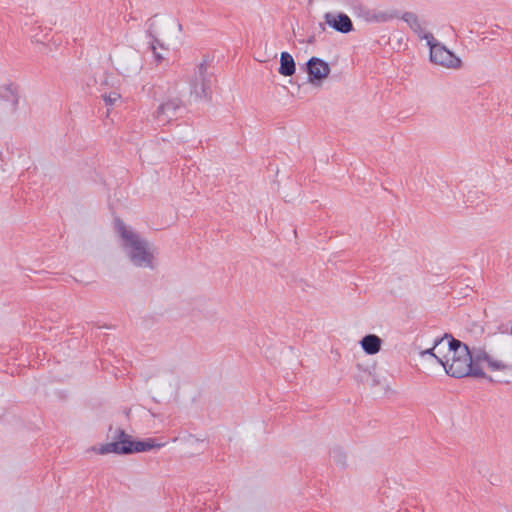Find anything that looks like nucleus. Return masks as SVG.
I'll return each instance as SVG.
<instances>
[{
	"mask_svg": "<svg viewBox=\"0 0 512 512\" xmlns=\"http://www.w3.org/2000/svg\"><path fill=\"white\" fill-rule=\"evenodd\" d=\"M448 340L449 356L437 358L445 372L455 378L467 376L486 378V374L480 366L481 362H486L491 371L511 370L512 366L502 360L494 359L485 347L474 346L471 349L467 344L455 339L450 334H445Z\"/></svg>",
	"mask_w": 512,
	"mask_h": 512,
	"instance_id": "obj_1",
	"label": "nucleus"
},
{
	"mask_svg": "<svg viewBox=\"0 0 512 512\" xmlns=\"http://www.w3.org/2000/svg\"><path fill=\"white\" fill-rule=\"evenodd\" d=\"M115 228L132 264L136 267L154 269L156 248L119 219L115 222Z\"/></svg>",
	"mask_w": 512,
	"mask_h": 512,
	"instance_id": "obj_2",
	"label": "nucleus"
},
{
	"mask_svg": "<svg viewBox=\"0 0 512 512\" xmlns=\"http://www.w3.org/2000/svg\"><path fill=\"white\" fill-rule=\"evenodd\" d=\"M420 37L427 41L430 48L431 62L449 69H459L461 67V60L444 44L435 39L431 33H425Z\"/></svg>",
	"mask_w": 512,
	"mask_h": 512,
	"instance_id": "obj_3",
	"label": "nucleus"
},
{
	"mask_svg": "<svg viewBox=\"0 0 512 512\" xmlns=\"http://www.w3.org/2000/svg\"><path fill=\"white\" fill-rule=\"evenodd\" d=\"M212 74L207 71L205 61L201 62L190 80V94L195 99L207 98L211 95Z\"/></svg>",
	"mask_w": 512,
	"mask_h": 512,
	"instance_id": "obj_4",
	"label": "nucleus"
},
{
	"mask_svg": "<svg viewBox=\"0 0 512 512\" xmlns=\"http://www.w3.org/2000/svg\"><path fill=\"white\" fill-rule=\"evenodd\" d=\"M329 64L321 58L311 57L306 63L308 82L314 86H321L330 74Z\"/></svg>",
	"mask_w": 512,
	"mask_h": 512,
	"instance_id": "obj_5",
	"label": "nucleus"
},
{
	"mask_svg": "<svg viewBox=\"0 0 512 512\" xmlns=\"http://www.w3.org/2000/svg\"><path fill=\"white\" fill-rule=\"evenodd\" d=\"M19 103V95L12 85L0 87V113L12 115L16 112Z\"/></svg>",
	"mask_w": 512,
	"mask_h": 512,
	"instance_id": "obj_6",
	"label": "nucleus"
},
{
	"mask_svg": "<svg viewBox=\"0 0 512 512\" xmlns=\"http://www.w3.org/2000/svg\"><path fill=\"white\" fill-rule=\"evenodd\" d=\"M359 16L368 23H385L399 17L394 9L361 8Z\"/></svg>",
	"mask_w": 512,
	"mask_h": 512,
	"instance_id": "obj_7",
	"label": "nucleus"
},
{
	"mask_svg": "<svg viewBox=\"0 0 512 512\" xmlns=\"http://www.w3.org/2000/svg\"><path fill=\"white\" fill-rule=\"evenodd\" d=\"M181 105L182 101L178 97L168 99L166 102L162 103L155 113V118L158 124L165 125L169 123L176 115V111L181 107Z\"/></svg>",
	"mask_w": 512,
	"mask_h": 512,
	"instance_id": "obj_8",
	"label": "nucleus"
},
{
	"mask_svg": "<svg viewBox=\"0 0 512 512\" xmlns=\"http://www.w3.org/2000/svg\"><path fill=\"white\" fill-rule=\"evenodd\" d=\"M134 441L132 436L126 440L112 441L101 445L98 449H95L99 454L105 455L109 453H115L118 455H127L133 453Z\"/></svg>",
	"mask_w": 512,
	"mask_h": 512,
	"instance_id": "obj_9",
	"label": "nucleus"
},
{
	"mask_svg": "<svg viewBox=\"0 0 512 512\" xmlns=\"http://www.w3.org/2000/svg\"><path fill=\"white\" fill-rule=\"evenodd\" d=\"M325 22L328 24L331 28L336 30L337 32L346 34L353 30V23L348 15L344 13H326L324 15Z\"/></svg>",
	"mask_w": 512,
	"mask_h": 512,
	"instance_id": "obj_10",
	"label": "nucleus"
},
{
	"mask_svg": "<svg viewBox=\"0 0 512 512\" xmlns=\"http://www.w3.org/2000/svg\"><path fill=\"white\" fill-rule=\"evenodd\" d=\"M140 69L139 59L136 54L118 62V70L125 76L136 74Z\"/></svg>",
	"mask_w": 512,
	"mask_h": 512,
	"instance_id": "obj_11",
	"label": "nucleus"
},
{
	"mask_svg": "<svg viewBox=\"0 0 512 512\" xmlns=\"http://www.w3.org/2000/svg\"><path fill=\"white\" fill-rule=\"evenodd\" d=\"M360 344L365 353L374 355L380 351L382 340L375 334H368L361 339Z\"/></svg>",
	"mask_w": 512,
	"mask_h": 512,
	"instance_id": "obj_12",
	"label": "nucleus"
},
{
	"mask_svg": "<svg viewBox=\"0 0 512 512\" xmlns=\"http://www.w3.org/2000/svg\"><path fill=\"white\" fill-rule=\"evenodd\" d=\"M296 71V65L293 57L288 52H282L280 55V67L278 72L283 76H292Z\"/></svg>",
	"mask_w": 512,
	"mask_h": 512,
	"instance_id": "obj_13",
	"label": "nucleus"
},
{
	"mask_svg": "<svg viewBox=\"0 0 512 512\" xmlns=\"http://www.w3.org/2000/svg\"><path fill=\"white\" fill-rule=\"evenodd\" d=\"M164 444L156 443L154 439L148 438L146 440L134 441L133 453L145 452L154 448H161Z\"/></svg>",
	"mask_w": 512,
	"mask_h": 512,
	"instance_id": "obj_14",
	"label": "nucleus"
},
{
	"mask_svg": "<svg viewBox=\"0 0 512 512\" xmlns=\"http://www.w3.org/2000/svg\"><path fill=\"white\" fill-rule=\"evenodd\" d=\"M147 33L148 35L152 38V41L150 43V48L153 52V55H154V58H155V61L157 63H160L163 59H164V56L157 52V47L159 46L160 48L164 49V45L163 43L160 42L159 39H157L155 36H154V31H153V23H151L149 25V28L147 30Z\"/></svg>",
	"mask_w": 512,
	"mask_h": 512,
	"instance_id": "obj_15",
	"label": "nucleus"
},
{
	"mask_svg": "<svg viewBox=\"0 0 512 512\" xmlns=\"http://www.w3.org/2000/svg\"><path fill=\"white\" fill-rule=\"evenodd\" d=\"M402 19L410 26L414 32L418 33L419 35L423 31L422 25L416 14L412 12H406L402 15Z\"/></svg>",
	"mask_w": 512,
	"mask_h": 512,
	"instance_id": "obj_16",
	"label": "nucleus"
},
{
	"mask_svg": "<svg viewBox=\"0 0 512 512\" xmlns=\"http://www.w3.org/2000/svg\"><path fill=\"white\" fill-rule=\"evenodd\" d=\"M330 456L337 465H340V466L346 465V455H345V452L341 448H339V447L333 448L330 452Z\"/></svg>",
	"mask_w": 512,
	"mask_h": 512,
	"instance_id": "obj_17",
	"label": "nucleus"
},
{
	"mask_svg": "<svg viewBox=\"0 0 512 512\" xmlns=\"http://www.w3.org/2000/svg\"><path fill=\"white\" fill-rule=\"evenodd\" d=\"M111 438L113 441H120V440H126L127 438L131 437V435L127 434L125 430L121 428H117L114 431H112V428H110Z\"/></svg>",
	"mask_w": 512,
	"mask_h": 512,
	"instance_id": "obj_18",
	"label": "nucleus"
},
{
	"mask_svg": "<svg viewBox=\"0 0 512 512\" xmlns=\"http://www.w3.org/2000/svg\"><path fill=\"white\" fill-rule=\"evenodd\" d=\"M445 335L440 338V339H437L435 340L434 342V346L430 349H427V350H424V351H421L420 352V355L423 357L425 355H430V356H433L436 360L437 358H440L437 354H435V349L445 340Z\"/></svg>",
	"mask_w": 512,
	"mask_h": 512,
	"instance_id": "obj_19",
	"label": "nucleus"
},
{
	"mask_svg": "<svg viewBox=\"0 0 512 512\" xmlns=\"http://www.w3.org/2000/svg\"><path fill=\"white\" fill-rule=\"evenodd\" d=\"M120 97V94L116 91L110 92L109 94H102L103 100L109 106L114 105L120 99Z\"/></svg>",
	"mask_w": 512,
	"mask_h": 512,
	"instance_id": "obj_20",
	"label": "nucleus"
},
{
	"mask_svg": "<svg viewBox=\"0 0 512 512\" xmlns=\"http://www.w3.org/2000/svg\"><path fill=\"white\" fill-rule=\"evenodd\" d=\"M357 368L359 370V373L355 376V379L359 382H369V377H367V374H364V369L360 364L357 365Z\"/></svg>",
	"mask_w": 512,
	"mask_h": 512,
	"instance_id": "obj_21",
	"label": "nucleus"
},
{
	"mask_svg": "<svg viewBox=\"0 0 512 512\" xmlns=\"http://www.w3.org/2000/svg\"><path fill=\"white\" fill-rule=\"evenodd\" d=\"M364 374H367V377H369L371 386H376L379 384V380L377 379L376 375H374L370 370H365Z\"/></svg>",
	"mask_w": 512,
	"mask_h": 512,
	"instance_id": "obj_22",
	"label": "nucleus"
},
{
	"mask_svg": "<svg viewBox=\"0 0 512 512\" xmlns=\"http://www.w3.org/2000/svg\"><path fill=\"white\" fill-rule=\"evenodd\" d=\"M314 40H315L314 36H310L307 40V43L312 44V43H314Z\"/></svg>",
	"mask_w": 512,
	"mask_h": 512,
	"instance_id": "obj_23",
	"label": "nucleus"
},
{
	"mask_svg": "<svg viewBox=\"0 0 512 512\" xmlns=\"http://www.w3.org/2000/svg\"><path fill=\"white\" fill-rule=\"evenodd\" d=\"M510 334L512 335V325H511V329H510Z\"/></svg>",
	"mask_w": 512,
	"mask_h": 512,
	"instance_id": "obj_24",
	"label": "nucleus"
}]
</instances>
